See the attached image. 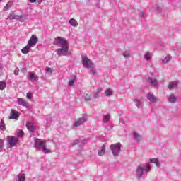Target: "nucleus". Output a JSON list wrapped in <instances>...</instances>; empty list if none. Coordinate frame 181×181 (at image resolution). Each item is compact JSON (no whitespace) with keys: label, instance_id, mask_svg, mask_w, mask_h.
<instances>
[{"label":"nucleus","instance_id":"f257e3e1","mask_svg":"<svg viewBox=\"0 0 181 181\" xmlns=\"http://www.w3.org/2000/svg\"><path fill=\"white\" fill-rule=\"evenodd\" d=\"M53 45L54 46H61V48L57 49L58 54H62V56H67L69 54V42L66 38L57 37L54 40Z\"/></svg>","mask_w":181,"mask_h":181},{"label":"nucleus","instance_id":"f03ea898","mask_svg":"<svg viewBox=\"0 0 181 181\" xmlns=\"http://www.w3.org/2000/svg\"><path fill=\"white\" fill-rule=\"evenodd\" d=\"M35 146L37 149H42L45 153H49L50 151L46 148V141L36 140Z\"/></svg>","mask_w":181,"mask_h":181},{"label":"nucleus","instance_id":"7ed1b4c3","mask_svg":"<svg viewBox=\"0 0 181 181\" xmlns=\"http://www.w3.org/2000/svg\"><path fill=\"white\" fill-rule=\"evenodd\" d=\"M110 149L112 151V153L116 156H118V155H119V152L121 151V143L110 145Z\"/></svg>","mask_w":181,"mask_h":181},{"label":"nucleus","instance_id":"20e7f679","mask_svg":"<svg viewBox=\"0 0 181 181\" xmlns=\"http://www.w3.org/2000/svg\"><path fill=\"white\" fill-rule=\"evenodd\" d=\"M37 40H39L37 36H36L35 35H33L28 42V45L30 47H34L36 45V43H37Z\"/></svg>","mask_w":181,"mask_h":181},{"label":"nucleus","instance_id":"39448f33","mask_svg":"<svg viewBox=\"0 0 181 181\" xmlns=\"http://www.w3.org/2000/svg\"><path fill=\"white\" fill-rule=\"evenodd\" d=\"M82 64H83L84 67H86V69H89V67L93 66L91 60L87 57H82Z\"/></svg>","mask_w":181,"mask_h":181},{"label":"nucleus","instance_id":"423d86ee","mask_svg":"<svg viewBox=\"0 0 181 181\" xmlns=\"http://www.w3.org/2000/svg\"><path fill=\"white\" fill-rule=\"evenodd\" d=\"M19 112L12 109L10 112L9 119H16V121H18V119L19 118Z\"/></svg>","mask_w":181,"mask_h":181},{"label":"nucleus","instance_id":"0eeeda50","mask_svg":"<svg viewBox=\"0 0 181 181\" xmlns=\"http://www.w3.org/2000/svg\"><path fill=\"white\" fill-rule=\"evenodd\" d=\"M7 141L11 148H13L18 144V139L13 136H8Z\"/></svg>","mask_w":181,"mask_h":181},{"label":"nucleus","instance_id":"6e6552de","mask_svg":"<svg viewBox=\"0 0 181 181\" xmlns=\"http://www.w3.org/2000/svg\"><path fill=\"white\" fill-rule=\"evenodd\" d=\"M10 18L16 19L17 21H20V22H25L26 21V16H25L11 15L10 16Z\"/></svg>","mask_w":181,"mask_h":181},{"label":"nucleus","instance_id":"1a4fd4ad","mask_svg":"<svg viewBox=\"0 0 181 181\" xmlns=\"http://www.w3.org/2000/svg\"><path fill=\"white\" fill-rule=\"evenodd\" d=\"M17 101H18V104H19V105H22V107H25V108H29V103H28V102L25 101V99L18 98Z\"/></svg>","mask_w":181,"mask_h":181},{"label":"nucleus","instance_id":"9d476101","mask_svg":"<svg viewBox=\"0 0 181 181\" xmlns=\"http://www.w3.org/2000/svg\"><path fill=\"white\" fill-rule=\"evenodd\" d=\"M28 77L30 81H37V80H39V76H37V75H35L33 72L28 73Z\"/></svg>","mask_w":181,"mask_h":181},{"label":"nucleus","instance_id":"9b49d317","mask_svg":"<svg viewBox=\"0 0 181 181\" xmlns=\"http://www.w3.org/2000/svg\"><path fill=\"white\" fill-rule=\"evenodd\" d=\"M26 128L30 132H35V130L36 129L35 128V126L32 123H30V122H26Z\"/></svg>","mask_w":181,"mask_h":181},{"label":"nucleus","instance_id":"f8f14e48","mask_svg":"<svg viewBox=\"0 0 181 181\" xmlns=\"http://www.w3.org/2000/svg\"><path fill=\"white\" fill-rule=\"evenodd\" d=\"M144 173V168L139 166L136 169V175H137V179H141V176H142Z\"/></svg>","mask_w":181,"mask_h":181},{"label":"nucleus","instance_id":"ddd939ff","mask_svg":"<svg viewBox=\"0 0 181 181\" xmlns=\"http://www.w3.org/2000/svg\"><path fill=\"white\" fill-rule=\"evenodd\" d=\"M87 121V119L86 118H80L79 119H78L75 124H74V127H78L79 125H82V124H84L85 122Z\"/></svg>","mask_w":181,"mask_h":181},{"label":"nucleus","instance_id":"4468645a","mask_svg":"<svg viewBox=\"0 0 181 181\" xmlns=\"http://www.w3.org/2000/svg\"><path fill=\"white\" fill-rule=\"evenodd\" d=\"M147 98L149 101H151V103H156V97L153 95V93H148L147 95Z\"/></svg>","mask_w":181,"mask_h":181},{"label":"nucleus","instance_id":"2eb2a0df","mask_svg":"<svg viewBox=\"0 0 181 181\" xmlns=\"http://www.w3.org/2000/svg\"><path fill=\"white\" fill-rule=\"evenodd\" d=\"M30 52V47L28 46V45H26L25 47H23L22 49H21V52L23 54H28V53Z\"/></svg>","mask_w":181,"mask_h":181},{"label":"nucleus","instance_id":"dca6fc26","mask_svg":"<svg viewBox=\"0 0 181 181\" xmlns=\"http://www.w3.org/2000/svg\"><path fill=\"white\" fill-rule=\"evenodd\" d=\"M175 87H177V82L176 81L171 82L168 84L169 90H173Z\"/></svg>","mask_w":181,"mask_h":181},{"label":"nucleus","instance_id":"f3484780","mask_svg":"<svg viewBox=\"0 0 181 181\" xmlns=\"http://www.w3.org/2000/svg\"><path fill=\"white\" fill-rule=\"evenodd\" d=\"M69 23L70 25H71V26H74V28H76V26H78V23L77 22V20L74 18L70 19Z\"/></svg>","mask_w":181,"mask_h":181},{"label":"nucleus","instance_id":"a211bd4d","mask_svg":"<svg viewBox=\"0 0 181 181\" xmlns=\"http://www.w3.org/2000/svg\"><path fill=\"white\" fill-rule=\"evenodd\" d=\"M105 153V146L103 145L101 147V149L98 150V155L99 156H103Z\"/></svg>","mask_w":181,"mask_h":181},{"label":"nucleus","instance_id":"6ab92c4d","mask_svg":"<svg viewBox=\"0 0 181 181\" xmlns=\"http://www.w3.org/2000/svg\"><path fill=\"white\" fill-rule=\"evenodd\" d=\"M148 83L151 84V86H158V80L153 79L152 78H150L148 79Z\"/></svg>","mask_w":181,"mask_h":181},{"label":"nucleus","instance_id":"aec40b11","mask_svg":"<svg viewBox=\"0 0 181 181\" xmlns=\"http://www.w3.org/2000/svg\"><path fill=\"white\" fill-rule=\"evenodd\" d=\"M144 58L146 60H151V59H152V54H151L149 52H146Z\"/></svg>","mask_w":181,"mask_h":181},{"label":"nucleus","instance_id":"412c9836","mask_svg":"<svg viewBox=\"0 0 181 181\" xmlns=\"http://www.w3.org/2000/svg\"><path fill=\"white\" fill-rule=\"evenodd\" d=\"M6 87V82L4 81H0V90H5Z\"/></svg>","mask_w":181,"mask_h":181},{"label":"nucleus","instance_id":"4be33fe9","mask_svg":"<svg viewBox=\"0 0 181 181\" xmlns=\"http://www.w3.org/2000/svg\"><path fill=\"white\" fill-rule=\"evenodd\" d=\"M150 161L152 163H155V165L156 166H159L160 163H159V160H158V158H151L150 160Z\"/></svg>","mask_w":181,"mask_h":181},{"label":"nucleus","instance_id":"5701e85b","mask_svg":"<svg viewBox=\"0 0 181 181\" xmlns=\"http://www.w3.org/2000/svg\"><path fill=\"white\" fill-rule=\"evenodd\" d=\"M170 60H172V57L170 55H168L163 61L162 62L165 64V63H168V62H170Z\"/></svg>","mask_w":181,"mask_h":181},{"label":"nucleus","instance_id":"b1692460","mask_svg":"<svg viewBox=\"0 0 181 181\" xmlns=\"http://www.w3.org/2000/svg\"><path fill=\"white\" fill-rule=\"evenodd\" d=\"M111 119V116L110 115H105L103 116V122H107Z\"/></svg>","mask_w":181,"mask_h":181},{"label":"nucleus","instance_id":"393cba45","mask_svg":"<svg viewBox=\"0 0 181 181\" xmlns=\"http://www.w3.org/2000/svg\"><path fill=\"white\" fill-rule=\"evenodd\" d=\"M76 76H74L73 79L69 80L68 84L70 87H71V86H73V84H74V83H76Z\"/></svg>","mask_w":181,"mask_h":181},{"label":"nucleus","instance_id":"a878e982","mask_svg":"<svg viewBox=\"0 0 181 181\" xmlns=\"http://www.w3.org/2000/svg\"><path fill=\"white\" fill-rule=\"evenodd\" d=\"M176 100H177L176 97H175L173 95H170V98H169V101H170V103H176Z\"/></svg>","mask_w":181,"mask_h":181},{"label":"nucleus","instance_id":"bb28decb","mask_svg":"<svg viewBox=\"0 0 181 181\" xmlns=\"http://www.w3.org/2000/svg\"><path fill=\"white\" fill-rule=\"evenodd\" d=\"M144 170H145V172H150L151 170V164L149 163H148L145 167V168L144 169Z\"/></svg>","mask_w":181,"mask_h":181},{"label":"nucleus","instance_id":"cd10ccee","mask_svg":"<svg viewBox=\"0 0 181 181\" xmlns=\"http://www.w3.org/2000/svg\"><path fill=\"white\" fill-rule=\"evenodd\" d=\"M105 94L107 96L112 95V90L108 88L105 90Z\"/></svg>","mask_w":181,"mask_h":181},{"label":"nucleus","instance_id":"c85d7f7f","mask_svg":"<svg viewBox=\"0 0 181 181\" xmlns=\"http://www.w3.org/2000/svg\"><path fill=\"white\" fill-rule=\"evenodd\" d=\"M89 69H90V71L93 74H95V67H94V64H92V65H90V67H89Z\"/></svg>","mask_w":181,"mask_h":181},{"label":"nucleus","instance_id":"c756f323","mask_svg":"<svg viewBox=\"0 0 181 181\" xmlns=\"http://www.w3.org/2000/svg\"><path fill=\"white\" fill-rule=\"evenodd\" d=\"M0 129H5V122L4 120H1L0 122Z\"/></svg>","mask_w":181,"mask_h":181},{"label":"nucleus","instance_id":"7c9ffc66","mask_svg":"<svg viewBox=\"0 0 181 181\" xmlns=\"http://www.w3.org/2000/svg\"><path fill=\"white\" fill-rule=\"evenodd\" d=\"M134 136L137 141H139L141 139V136H139V134L138 133L134 132Z\"/></svg>","mask_w":181,"mask_h":181},{"label":"nucleus","instance_id":"2f4dec72","mask_svg":"<svg viewBox=\"0 0 181 181\" xmlns=\"http://www.w3.org/2000/svg\"><path fill=\"white\" fill-rule=\"evenodd\" d=\"M4 140L0 139V149H2L4 148Z\"/></svg>","mask_w":181,"mask_h":181},{"label":"nucleus","instance_id":"473e14b6","mask_svg":"<svg viewBox=\"0 0 181 181\" xmlns=\"http://www.w3.org/2000/svg\"><path fill=\"white\" fill-rule=\"evenodd\" d=\"M141 101L138 100H136V107H139L141 106Z\"/></svg>","mask_w":181,"mask_h":181},{"label":"nucleus","instance_id":"72a5a7b5","mask_svg":"<svg viewBox=\"0 0 181 181\" xmlns=\"http://www.w3.org/2000/svg\"><path fill=\"white\" fill-rule=\"evenodd\" d=\"M26 97L28 100H30L32 98V93H28Z\"/></svg>","mask_w":181,"mask_h":181},{"label":"nucleus","instance_id":"f704fd0d","mask_svg":"<svg viewBox=\"0 0 181 181\" xmlns=\"http://www.w3.org/2000/svg\"><path fill=\"white\" fill-rule=\"evenodd\" d=\"M23 135H25V133L23 132V130H20L18 132V136H22Z\"/></svg>","mask_w":181,"mask_h":181},{"label":"nucleus","instance_id":"c9c22d12","mask_svg":"<svg viewBox=\"0 0 181 181\" xmlns=\"http://www.w3.org/2000/svg\"><path fill=\"white\" fill-rule=\"evenodd\" d=\"M124 57H129V52H127L125 53H123Z\"/></svg>","mask_w":181,"mask_h":181},{"label":"nucleus","instance_id":"e433bc0d","mask_svg":"<svg viewBox=\"0 0 181 181\" xmlns=\"http://www.w3.org/2000/svg\"><path fill=\"white\" fill-rule=\"evenodd\" d=\"M45 70L47 73H52V69L50 67H47Z\"/></svg>","mask_w":181,"mask_h":181},{"label":"nucleus","instance_id":"4c0bfd02","mask_svg":"<svg viewBox=\"0 0 181 181\" xmlns=\"http://www.w3.org/2000/svg\"><path fill=\"white\" fill-rule=\"evenodd\" d=\"M86 100H90V95H86Z\"/></svg>","mask_w":181,"mask_h":181},{"label":"nucleus","instance_id":"58836bf2","mask_svg":"<svg viewBox=\"0 0 181 181\" xmlns=\"http://www.w3.org/2000/svg\"><path fill=\"white\" fill-rule=\"evenodd\" d=\"M30 2H31V4H35V2H36V0H30Z\"/></svg>","mask_w":181,"mask_h":181},{"label":"nucleus","instance_id":"ea45409f","mask_svg":"<svg viewBox=\"0 0 181 181\" xmlns=\"http://www.w3.org/2000/svg\"><path fill=\"white\" fill-rule=\"evenodd\" d=\"M77 144H78V141H75V145H77Z\"/></svg>","mask_w":181,"mask_h":181},{"label":"nucleus","instance_id":"a19ab883","mask_svg":"<svg viewBox=\"0 0 181 181\" xmlns=\"http://www.w3.org/2000/svg\"><path fill=\"white\" fill-rule=\"evenodd\" d=\"M8 7V4H6V8Z\"/></svg>","mask_w":181,"mask_h":181},{"label":"nucleus","instance_id":"79ce46f5","mask_svg":"<svg viewBox=\"0 0 181 181\" xmlns=\"http://www.w3.org/2000/svg\"><path fill=\"white\" fill-rule=\"evenodd\" d=\"M2 0H0V2H1Z\"/></svg>","mask_w":181,"mask_h":181},{"label":"nucleus","instance_id":"37998d69","mask_svg":"<svg viewBox=\"0 0 181 181\" xmlns=\"http://www.w3.org/2000/svg\"><path fill=\"white\" fill-rule=\"evenodd\" d=\"M14 73H17L16 71H14Z\"/></svg>","mask_w":181,"mask_h":181},{"label":"nucleus","instance_id":"c03bdc74","mask_svg":"<svg viewBox=\"0 0 181 181\" xmlns=\"http://www.w3.org/2000/svg\"><path fill=\"white\" fill-rule=\"evenodd\" d=\"M14 73H17L16 71H14Z\"/></svg>","mask_w":181,"mask_h":181}]
</instances>
